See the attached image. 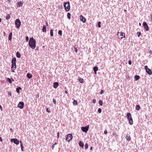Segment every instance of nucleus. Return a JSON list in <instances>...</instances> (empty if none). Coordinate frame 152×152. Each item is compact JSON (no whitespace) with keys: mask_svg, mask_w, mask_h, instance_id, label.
<instances>
[{"mask_svg":"<svg viewBox=\"0 0 152 152\" xmlns=\"http://www.w3.org/2000/svg\"><path fill=\"white\" fill-rule=\"evenodd\" d=\"M117 35L118 38L120 39H122L123 38L125 37V34L123 32L119 33V32H118Z\"/></svg>","mask_w":152,"mask_h":152,"instance_id":"39448f33","label":"nucleus"},{"mask_svg":"<svg viewBox=\"0 0 152 152\" xmlns=\"http://www.w3.org/2000/svg\"><path fill=\"white\" fill-rule=\"evenodd\" d=\"M145 69L146 72L149 75H152V72L150 69L148 68L147 66H145Z\"/></svg>","mask_w":152,"mask_h":152,"instance_id":"6e6552de","label":"nucleus"},{"mask_svg":"<svg viewBox=\"0 0 152 152\" xmlns=\"http://www.w3.org/2000/svg\"><path fill=\"white\" fill-rule=\"evenodd\" d=\"M46 111H47V112L48 113H50V110H48V108H47Z\"/></svg>","mask_w":152,"mask_h":152,"instance_id":"49530a36","label":"nucleus"},{"mask_svg":"<svg viewBox=\"0 0 152 152\" xmlns=\"http://www.w3.org/2000/svg\"><path fill=\"white\" fill-rule=\"evenodd\" d=\"M126 139L128 141H129L131 140V138L130 135L129 134H126Z\"/></svg>","mask_w":152,"mask_h":152,"instance_id":"4468645a","label":"nucleus"},{"mask_svg":"<svg viewBox=\"0 0 152 152\" xmlns=\"http://www.w3.org/2000/svg\"><path fill=\"white\" fill-rule=\"evenodd\" d=\"M98 111L99 113H101L102 112V109H101V108H99L98 110Z\"/></svg>","mask_w":152,"mask_h":152,"instance_id":"4c0bfd02","label":"nucleus"},{"mask_svg":"<svg viewBox=\"0 0 152 152\" xmlns=\"http://www.w3.org/2000/svg\"><path fill=\"white\" fill-rule=\"evenodd\" d=\"M0 141L1 142H2V138L1 137H0Z\"/></svg>","mask_w":152,"mask_h":152,"instance_id":"3c124183","label":"nucleus"},{"mask_svg":"<svg viewBox=\"0 0 152 152\" xmlns=\"http://www.w3.org/2000/svg\"><path fill=\"white\" fill-rule=\"evenodd\" d=\"M139 25H140H140H141V24H140V23H139Z\"/></svg>","mask_w":152,"mask_h":152,"instance_id":"69168bd1","label":"nucleus"},{"mask_svg":"<svg viewBox=\"0 0 152 152\" xmlns=\"http://www.w3.org/2000/svg\"><path fill=\"white\" fill-rule=\"evenodd\" d=\"M46 25H47V26H48V23H46Z\"/></svg>","mask_w":152,"mask_h":152,"instance_id":"e2e57ef3","label":"nucleus"},{"mask_svg":"<svg viewBox=\"0 0 152 152\" xmlns=\"http://www.w3.org/2000/svg\"><path fill=\"white\" fill-rule=\"evenodd\" d=\"M21 88L20 87H18L16 89V91L17 93H19V90H21Z\"/></svg>","mask_w":152,"mask_h":152,"instance_id":"a211bd4d","label":"nucleus"},{"mask_svg":"<svg viewBox=\"0 0 152 152\" xmlns=\"http://www.w3.org/2000/svg\"><path fill=\"white\" fill-rule=\"evenodd\" d=\"M10 17V16L9 14H7L6 17V19L7 20H9Z\"/></svg>","mask_w":152,"mask_h":152,"instance_id":"c756f323","label":"nucleus"},{"mask_svg":"<svg viewBox=\"0 0 152 152\" xmlns=\"http://www.w3.org/2000/svg\"><path fill=\"white\" fill-rule=\"evenodd\" d=\"M151 21H152V18H151Z\"/></svg>","mask_w":152,"mask_h":152,"instance_id":"338daca9","label":"nucleus"},{"mask_svg":"<svg viewBox=\"0 0 152 152\" xmlns=\"http://www.w3.org/2000/svg\"><path fill=\"white\" fill-rule=\"evenodd\" d=\"M79 81L81 83H83L84 82V80L83 79L80 77L79 79Z\"/></svg>","mask_w":152,"mask_h":152,"instance_id":"393cba45","label":"nucleus"},{"mask_svg":"<svg viewBox=\"0 0 152 152\" xmlns=\"http://www.w3.org/2000/svg\"><path fill=\"white\" fill-rule=\"evenodd\" d=\"M0 108H1V110H2V107L1 105H0Z\"/></svg>","mask_w":152,"mask_h":152,"instance_id":"5fc2aeb1","label":"nucleus"},{"mask_svg":"<svg viewBox=\"0 0 152 152\" xmlns=\"http://www.w3.org/2000/svg\"><path fill=\"white\" fill-rule=\"evenodd\" d=\"M88 145L87 143H86L85 145V148L86 149L88 148Z\"/></svg>","mask_w":152,"mask_h":152,"instance_id":"473e14b6","label":"nucleus"},{"mask_svg":"<svg viewBox=\"0 0 152 152\" xmlns=\"http://www.w3.org/2000/svg\"><path fill=\"white\" fill-rule=\"evenodd\" d=\"M11 80H12V81H14V80H13V78H11Z\"/></svg>","mask_w":152,"mask_h":152,"instance_id":"13d9d810","label":"nucleus"},{"mask_svg":"<svg viewBox=\"0 0 152 152\" xmlns=\"http://www.w3.org/2000/svg\"><path fill=\"white\" fill-rule=\"evenodd\" d=\"M104 133L105 134H107V131L106 130H105L104 131Z\"/></svg>","mask_w":152,"mask_h":152,"instance_id":"09e8293b","label":"nucleus"},{"mask_svg":"<svg viewBox=\"0 0 152 152\" xmlns=\"http://www.w3.org/2000/svg\"><path fill=\"white\" fill-rule=\"evenodd\" d=\"M10 141L11 142H13L14 143L17 145H18L19 144V140L16 138L11 139L10 140Z\"/></svg>","mask_w":152,"mask_h":152,"instance_id":"1a4fd4ad","label":"nucleus"},{"mask_svg":"<svg viewBox=\"0 0 152 152\" xmlns=\"http://www.w3.org/2000/svg\"><path fill=\"white\" fill-rule=\"evenodd\" d=\"M99 103L100 106H102V100H100L99 101Z\"/></svg>","mask_w":152,"mask_h":152,"instance_id":"2f4dec72","label":"nucleus"},{"mask_svg":"<svg viewBox=\"0 0 152 152\" xmlns=\"http://www.w3.org/2000/svg\"><path fill=\"white\" fill-rule=\"evenodd\" d=\"M24 103L23 102H20L18 104V107L21 109H22L24 107Z\"/></svg>","mask_w":152,"mask_h":152,"instance_id":"9b49d317","label":"nucleus"},{"mask_svg":"<svg viewBox=\"0 0 152 152\" xmlns=\"http://www.w3.org/2000/svg\"><path fill=\"white\" fill-rule=\"evenodd\" d=\"M140 78V76L137 75H136L134 76V80H135L137 81Z\"/></svg>","mask_w":152,"mask_h":152,"instance_id":"aec40b11","label":"nucleus"},{"mask_svg":"<svg viewBox=\"0 0 152 152\" xmlns=\"http://www.w3.org/2000/svg\"><path fill=\"white\" fill-rule=\"evenodd\" d=\"M57 144L56 143H55V144H54V145H56Z\"/></svg>","mask_w":152,"mask_h":152,"instance_id":"052dcab7","label":"nucleus"},{"mask_svg":"<svg viewBox=\"0 0 152 152\" xmlns=\"http://www.w3.org/2000/svg\"><path fill=\"white\" fill-rule=\"evenodd\" d=\"M140 106L139 105H137L136 106V109L137 110H138L140 108Z\"/></svg>","mask_w":152,"mask_h":152,"instance_id":"bb28decb","label":"nucleus"},{"mask_svg":"<svg viewBox=\"0 0 152 152\" xmlns=\"http://www.w3.org/2000/svg\"><path fill=\"white\" fill-rule=\"evenodd\" d=\"M90 149L91 150H92V147H91Z\"/></svg>","mask_w":152,"mask_h":152,"instance_id":"4d7b16f0","label":"nucleus"},{"mask_svg":"<svg viewBox=\"0 0 152 152\" xmlns=\"http://www.w3.org/2000/svg\"><path fill=\"white\" fill-rule=\"evenodd\" d=\"M74 49L75 50V51L76 53H77V52L78 49L77 48H76L75 47H74Z\"/></svg>","mask_w":152,"mask_h":152,"instance_id":"58836bf2","label":"nucleus"},{"mask_svg":"<svg viewBox=\"0 0 152 152\" xmlns=\"http://www.w3.org/2000/svg\"><path fill=\"white\" fill-rule=\"evenodd\" d=\"M1 19L0 18V22H1Z\"/></svg>","mask_w":152,"mask_h":152,"instance_id":"bf43d9fd","label":"nucleus"},{"mask_svg":"<svg viewBox=\"0 0 152 152\" xmlns=\"http://www.w3.org/2000/svg\"><path fill=\"white\" fill-rule=\"evenodd\" d=\"M143 25L146 31H148L149 29V27L147 23L145 22H144L143 23Z\"/></svg>","mask_w":152,"mask_h":152,"instance_id":"f8f14e48","label":"nucleus"},{"mask_svg":"<svg viewBox=\"0 0 152 152\" xmlns=\"http://www.w3.org/2000/svg\"><path fill=\"white\" fill-rule=\"evenodd\" d=\"M53 102L54 104H56V101L55 100V99H53Z\"/></svg>","mask_w":152,"mask_h":152,"instance_id":"ea45409f","label":"nucleus"},{"mask_svg":"<svg viewBox=\"0 0 152 152\" xmlns=\"http://www.w3.org/2000/svg\"><path fill=\"white\" fill-rule=\"evenodd\" d=\"M20 147L21 148V150L22 151H23V144H22V142L21 141H20Z\"/></svg>","mask_w":152,"mask_h":152,"instance_id":"a878e982","label":"nucleus"},{"mask_svg":"<svg viewBox=\"0 0 152 152\" xmlns=\"http://www.w3.org/2000/svg\"><path fill=\"white\" fill-rule=\"evenodd\" d=\"M58 33L60 35H61L62 34V31L61 30H59L58 31Z\"/></svg>","mask_w":152,"mask_h":152,"instance_id":"72a5a7b5","label":"nucleus"},{"mask_svg":"<svg viewBox=\"0 0 152 152\" xmlns=\"http://www.w3.org/2000/svg\"><path fill=\"white\" fill-rule=\"evenodd\" d=\"M54 147V144H53V145H52V148L53 149Z\"/></svg>","mask_w":152,"mask_h":152,"instance_id":"8fccbe9b","label":"nucleus"},{"mask_svg":"<svg viewBox=\"0 0 152 152\" xmlns=\"http://www.w3.org/2000/svg\"><path fill=\"white\" fill-rule=\"evenodd\" d=\"M101 23L100 22H99L98 23V26L99 27V28H100L101 27Z\"/></svg>","mask_w":152,"mask_h":152,"instance_id":"f704fd0d","label":"nucleus"},{"mask_svg":"<svg viewBox=\"0 0 152 152\" xmlns=\"http://www.w3.org/2000/svg\"><path fill=\"white\" fill-rule=\"evenodd\" d=\"M64 6L66 11H68L70 9V4L69 2H65L64 4Z\"/></svg>","mask_w":152,"mask_h":152,"instance_id":"20e7f679","label":"nucleus"},{"mask_svg":"<svg viewBox=\"0 0 152 152\" xmlns=\"http://www.w3.org/2000/svg\"><path fill=\"white\" fill-rule=\"evenodd\" d=\"M128 63H129V65H131V64H132V62H131V61L130 60H129V62H128Z\"/></svg>","mask_w":152,"mask_h":152,"instance_id":"de8ad7c7","label":"nucleus"},{"mask_svg":"<svg viewBox=\"0 0 152 152\" xmlns=\"http://www.w3.org/2000/svg\"><path fill=\"white\" fill-rule=\"evenodd\" d=\"M124 11L125 12H126V10H124Z\"/></svg>","mask_w":152,"mask_h":152,"instance_id":"680f3d73","label":"nucleus"},{"mask_svg":"<svg viewBox=\"0 0 152 152\" xmlns=\"http://www.w3.org/2000/svg\"><path fill=\"white\" fill-rule=\"evenodd\" d=\"M104 91L103 90H102L101 91V92H100V94H102V93H104Z\"/></svg>","mask_w":152,"mask_h":152,"instance_id":"a18cd8bd","label":"nucleus"},{"mask_svg":"<svg viewBox=\"0 0 152 152\" xmlns=\"http://www.w3.org/2000/svg\"><path fill=\"white\" fill-rule=\"evenodd\" d=\"M12 96V94L11 92H8V96Z\"/></svg>","mask_w":152,"mask_h":152,"instance_id":"e433bc0d","label":"nucleus"},{"mask_svg":"<svg viewBox=\"0 0 152 152\" xmlns=\"http://www.w3.org/2000/svg\"><path fill=\"white\" fill-rule=\"evenodd\" d=\"M89 129V126L88 125L85 127H82L81 130L83 132H87Z\"/></svg>","mask_w":152,"mask_h":152,"instance_id":"9d476101","label":"nucleus"},{"mask_svg":"<svg viewBox=\"0 0 152 152\" xmlns=\"http://www.w3.org/2000/svg\"><path fill=\"white\" fill-rule=\"evenodd\" d=\"M7 79H8V81L10 83H12V80H11V79H10V78H8Z\"/></svg>","mask_w":152,"mask_h":152,"instance_id":"c9c22d12","label":"nucleus"},{"mask_svg":"<svg viewBox=\"0 0 152 152\" xmlns=\"http://www.w3.org/2000/svg\"><path fill=\"white\" fill-rule=\"evenodd\" d=\"M12 32H10L9 36V39L10 40H11L12 39Z\"/></svg>","mask_w":152,"mask_h":152,"instance_id":"b1692460","label":"nucleus"},{"mask_svg":"<svg viewBox=\"0 0 152 152\" xmlns=\"http://www.w3.org/2000/svg\"><path fill=\"white\" fill-rule=\"evenodd\" d=\"M73 104L74 105H77V101L75 100H74L73 102Z\"/></svg>","mask_w":152,"mask_h":152,"instance_id":"7c9ffc66","label":"nucleus"},{"mask_svg":"<svg viewBox=\"0 0 152 152\" xmlns=\"http://www.w3.org/2000/svg\"><path fill=\"white\" fill-rule=\"evenodd\" d=\"M151 18H152V15H151Z\"/></svg>","mask_w":152,"mask_h":152,"instance_id":"0e129e2a","label":"nucleus"},{"mask_svg":"<svg viewBox=\"0 0 152 152\" xmlns=\"http://www.w3.org/2000/svg\"><path fill=\"white\" fill-rule=\"evenodd\" d=\"M58 85L59 84L58 82H55L53 84V87L54 88H56L58 86Z\"/></svg>","mask_w":152,"mask_h":152,"instance_id":"2eb2a0df","label":"nucleus"},{"mask_svg":"<svg viewBox=\"0 0 152 152\" xmlns=\"http://www.w3.org/2000/svg\"><path fill=\"white\" fill-rule=\"evenodd\" d=\"M27 77L29 79H31L32 77V75L30 73H28L27 74Z\"/></svg>","mask_w":152,"mask_h":152,"instance_id":"412c9836","label":"nucleus"},{"mask_svg":"<svg viewBox=\"0 0 152 152\" xmlns=\"http://www.w3.org/2000/svg\"><path fill=\"white\" fill-rule=\"evenodd\" d=\"M36 42L35 40L33 37H31L29 41V45L32 49H34L36 47Z\"/></svg>","mask_w":152,"mask_h":152,"instance_id":"f257e3e1","label":"nucleus"},{"mask_svg":"<svg viewBox=\"0 0 152 152\" xmlns=\"http://www.w3.org/2000/svg\"><path fill=\"white\" fill-rule=\"evenodd\" d=\"M16 56L18 58H20L21 56V55L18 52H17L16 53Z\"/></svg>","mask_w":152,"mask_h":152,"instance_id":"5701e85b","label":"nucleus"},{"mask_svg":"<svg viewBox=\"0 0 152 152\" xmlns=\"http://www.w3.org/2000/svg\"><path fill=\"white\" fill-rule=\"evenodd\" d=\"M80 20L82 21L83 22L85 23L86 21V19L82 15H81L80 17Z\"/></svg>","mask_w":152,"mask_h":152,"instance_id":"ddd939ff","label":"nucleus"},{"mask_svg":"<svg viewBox=\"0 0 152 152\" xmlns=\"http://www.w3.org/2000/svg\"><path fill=\"white\" fill-rule=\"evenodd\" d=\"M15 24L16 26V28H18L21 25V22L19 19H17L15 21Z\"/></svg>","mask_w":152,"mask_h":152,"instance_id":"423d86ee","label":"nucleus"},{"mask_svg":"<svg viewBox=\"0 0 152 152\" xmlns=\"http://www.w3.org/2000/svg\"><path fill=\"white\" fill-rule=\"evenodd\" d=\"M16 58L15 57H14L12 60V66L11 69L13 68L14 70H15L16 69Z\"/></svg>","mask_w":152,"mask_h":152,"instance_id":"f03ea898","label":"nucleus"},{"mask_svg":"<svg viewBox=\"0 0 152 152\" xmlns=\"http://www.w3.org/2000/svg\"><path fill=\"white\" fill-rule=\"evenodd\" d=\"M50 35L51 36H53V30L52 29L50 30Z\"/></svg>","mask_w":152,"mask_h":152,"instance_id":"c85d7f7f","label":"nucleus"},{"mask_svg":"<svg viewBox=\"0 0 152 152\" xmlns=\"http://www.w3.org/2000/svg\"><path fill=\"white\" fill-rule=\"evenodd\" d=\"M25 39H26V41H27V42H28V40H29V38L28 37V36H27L26 37V38H25Z\"/></svg>","mask_w":152,"mask_h":152,"instance_id":"a19ab883","label":"nucleus"},{"mask_svg":"<svg viewBox=\"0 0 152 152\" xmlns=\"http://www.w3.org/2000/svg\"><path fill=\"white\" fill-rule=\"evenodd\" d=\"M113 136H115V137H116V136H117V135L115 133H113Z\"/></svg>","mask_w":152,"mask_h":152,"instance_id":"c03bdc74","label":"nucleus"},{"mask_svg":"<svg viewBox=\"0 0 152 152\" xmlns=\"http://www.w3.org/2000/svg\"><path fill=\"white\" fill-rule=\"evenodd\" d=\"M98 70V67L97 66H94V70L95 74H96V71Z\"/></svg>","mask_w":152,"mask_h":152,"instance_id":"dca6fc26","label":"nucleus"},{"mask_svg":"<svg viewBox=\"0 0 152 152\" xmlns=\"http://www.w3.org/2000/svg\"><path fill=\"white\" fill-rule=\"evenodd\" d=\"M17 4L18 5V6L19 7H20L22 6L23 3H22V2L20 1L18 2L17 3Z\"/></svg>","mask_w":152,"mask_h":152,"instance_id":"4be33fe9","label":"nucleus"},{"mask_svg":"<svg viewBox=\"0 0 152 152\" xmlns=\"http://www.w3.org/2000/svg\"><path fill=\"white\" fill-rule=\"evenodd\" d=\"M59 132H58L57 133V136H58V137H59Z\"/></svg>","mask_w":152,"mask_h":152,"instance_id":"603ef678","label":"nucleus"},{"mask_svg":"<svg viewBox=\"0 0 152 152\" xmlns=\"http://www.w3.org/2000/svg\"><path fill=\"white\" fill-rule=\"evenodd\" d=\"M42 31L44 32H46V27L45 25H44L43 26L42 29Z\"/></svg>","mask_w":152,"mask_h":152,"instance_id":"f3484780","label":"nucleus"},{"mask_svg":"<svg viewBox=\"0 0 152 152\" xmlns=\"http://www.w3.org/2000/svg\"><path fill=\"white\" fill-rule=\"evenodd\" d=\"M93 102L94 103H95L96 102V100L95 99H93Z\"/></svg>","mask_w":152,"mask_h":152,"instance_id":"37998d69","label":"nucleus"},{"mask_svg":"<svg viewBox=\"0 0 152 152\" xmlns=\"http://www.w3.org/2000/svg\"><path fill=\"white\" fill-rule=\"evenodd\" d=\"M72 134H68L67 135L66 137V141H67L68 142H69L70 141L72 140Z\"/></svg>","mask_w":152,"mask_h":152,"instance_id":"0eeeda50","label":"nucleus"},{"mask_svg":"<svg viewBox=\"0 0 152 152\" xmlns=\"http://www.w3.org/2000/svg\"><path fill=\"white\" fill-rule=\"evenodd\" d=\"M67 17L69 19H70L71 17V14L70 13L68 12L67 14Z\"/></svg>","mask_w":152,"mask_h":152,"instance_id":"cd10ccee","label":"nucleus"},{"mask_svg":"<svg viewBox=\"0 0 152 152\" xmlns=\"http://www.w3.org/2000/svg\"><path fill=\"white\" fill-rule=\"evenodd\" d=\"M12 69V72H14V70L13 68Z\"/></svg>","mask_w":152,"mask_h":152,"instance_id":"864d4df0","label":"nucleus"},{"mask_svg":"<svg viewBox=\"0 0 152 152\" xmlns=\"http://www.w3.org/2000/svg\"><path fill=\"white\" fill-rule=\"evenodd\" d=\"M79 146L82 147H83L84 146V144L83 142L80 141L79 142Z\"/></svg>","mask_w":152,"mask_h":152,"instance_id":"6ab92c4d","label":"nucleus"},{"mask_svg":"<svg viewBox=\"0 0 152 152\" xmlns=\"http://www.w3.org/2000/svg\"><path fill=\"white\" fill-rule=\"evenodd\" d=\"M65 93H66V94H67V92L66 91H65Z\"/></svg>","mask_w":152,"mask_h":152,"instance_id":"6e6d98bb","label":"nucleus"},{"mask_svg":"<svg viewBox=\"0 0 152 152\" xmlns=\"http://www.w3.org/2000/svg\"><path fill=\"white\" fill-rule=\"evenodd\" d=\"M127 118L129 121V124L130 125H132L133 124V121L130 113H127Z\"/></svg>","mask_w":152,"mask_h":152,"instance_id":"7ed1b4c3","label":"nucleus"},{"mask_svg":"<svg viewBox=\"0 0 152 152\" xmlns=\"http://www.w3.org/2000/svg\"><path fill=\"white\" fill-rule=\"evenodd\" d=\"M137 34H138L137 35V36L138 37H140V36L141 35V34L140 32H137Z\"/></svg>","mask_w":152,"mask_h":152,"instance_id":"79ce46f5","label":"nucleus"}]
</instances>
